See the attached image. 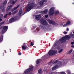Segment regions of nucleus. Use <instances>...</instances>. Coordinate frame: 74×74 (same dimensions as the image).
I'll use <instances>...</instances> for the list:
<instances>
[{"mask_svg":"<svg viewBox=\"0 0 74 74\" xmlns=\"http://www.w3.org/2000/svg\"><path fill=\"white\" fill-rule=\"evenodd\" d=\"M34 45V44H33V42H31V45L30 46H33V45Z\"/></svg>","mask_w":74,"mask_h":74,"instance_id":"obj_36","label":"nucleus"},{"mask_svg":"<svg viewBox=\"0 0 74 74\" xmlns=\"http://www.w3.org/2000/svg\"><path fill=\"white\" fill-rule=\"evenodd\" d=\"M64 34H67V32H64Z\"/></svg>","mask_w":74,"mask_h":74,"instance_id":"obj_39","label":"nucleus"},{"mask_svg":"<svg viewBox=\"0 0 74 74\" xmlns=\"http://www.w3.org/2000/svg\"><path fill=\"white\" fill-rule=\"evenodd\" d=\"M18 19H11L9 20V23H12V22H14L15 21H18Z\"/></svg>","mask_w":74,"mask_h":74,"instance_id":"obj_10","label":"nucleus"},{"mask_svg":"<svg viewBox=\"0 0 74 74\" xmlns=\"http://www.w3.org/2000/svg\"><path fill=\"white\" fill-rule=\"evenodd\" d=\"M42 1L44 2L45 3V2H46V1H47V0H43Z\"/></svg>","mask_w":74,"mask_h":74,"instance_id":"obj_37","label":"nucleus"},{"mask_svg":"<svg viewBox=\"0 0 74 74\" xmlns=\"http://www.w3.org/2000/svg\"><path fill=\"white\" fill-rule=\"evenodd\" d=\"M4 22H2L0 24V25H3V24H4Z\"/></svg>","mask_w":74,"mask_h":74,"instance_id":"obj_40","label":"nucleus"},{"mask_svg":"<svg viewBox=\"0 0 74 74\" xmlns=\"http://www.w3.org/2000/svg\"><path fill=\"white\" fill-rule=\"evenodd\" d=\"M57 51L56 50H50L48 52V53L49 56L53 55H55L57 53Z\"/></svg>","mask_w":74,"mask_h":74,"instance_id":"obj_4","label":"nucleus"},{"mask_svg":"<svg viewBox=\"0 0 74 74\" xmlns=\"http://www.w3.org/2000/svg\"><path fill=\"white\" fill-rule=\"evenodd\" d=\"M18 11V10H16L13 13V14H12V15H14V14H16V13Z\"/></svg>","mask_w":74,"mask_h":74,"instance_id":"obj_26","label":"nucleus"},{"mask_svg":"<svg viewBox=\"0 0 74 74\" xmlns=\"http://www.w3.org/2000/svg\"><path fill=\"white\" fill-rule=\"evenodd\" d=\"M25 43H24V44L25 45Z\"/></svg>","mask_w":74,"mask_h":74,"instance_id":"obj_55","label":"nucleus"},{"mask_svg":"<svg viewBox=\"0 0 74 74\" xmlns=\"http://www.w3.org/2000/svg\"><path fill=\"white\" fill-rule=\"evenodd\" d=\"M59 13V12L58 11H56L55 12H54V14L55 15H58Z\"/></svg>","mask_w":74,"mask_h":74,"instance_id":"obj_21","label":"nucleus"},{"mask_svg":"<svg viewBox=\"0 0 74 74\" xmlns=\"http://www.w3.org/2000/svg\"><path fill=\"white\" fill-rule=\"evenodd\" d=\"M18 1V0H16L15 1Z\"/></svg>","mask_w":74,"mask_h":74,"instance_id":"obj_52","label":"nucleus"},{"mask_svg":"<svg viewBox=\"0 0 74 74\" xmlns=\"http://www.w3.org/2000/svg\"><path fill=\"white\" fill-rule=\"evenodd\" d=\"M3 9L2 10V12H5V6L4 5H3Z\"/></svg>","mask_w":74,"mask_h":74,"instance_id":"obj_20","label":"nucleus"},{"mask_svg":"<svg viewBox=\"0 0 74 74\" xmlns=\"http://www.w3.org/2000/svg\"><path fill=\"white\" fill-rule=\"evenodd\" d=\"M37 30H39V29H37Z\"/></svg>","mask_w":74,"mask_h":74,"instance_id":"obj_53","label":"nucleus"},{"mask_svg":"<svg viewBox=\"0 0 74 74\" xmlns=\"http://www.w3.org/2000/svg\"><path fill=\"white\" fill-rule=\"evenodd\" d=\"M69 25H70V21H68L66 23V24L64 25H63V27H66Z\"/></svg>","mask_w":74,"mask_h":74,"instance_id":"obj_13","label":"nucleus"},{"mask_svg":"<svg viewBox=\"0 0 74 74\" xmlns=\"http://www.w3.org/2000/svg\"><path fill=\"white\" fill-rule=\"evenodd\" d=\"M45 18H48V15H45Z\"/></svg>","mask_w":74,"mask_h":74,"instance_id":"obj_38","label":"nucleus"},{"mask_svg":"<svg viewBox=\"0 0 74 74\" xmlns=\"http://www.w3.org/2000/svg\"><path fill=\"white\" fill-rule=\"evenodd\" d=\"M44 3V2L42 1H41L40 2L39 5L40 6H41V5H43Z\"/></svg>","mask_w":74,"mask_h":74,"instance_id":"obj_19","label":"nucleus"},{"mask_svg":"<svg viewBox=\"0 0 74 74\" xmlns=\"http://www.w3.org/2000/svg\"><path fill=\"white\" fill-rule=\"evenodd\" d=\"M16 10V8H15V7L14 8H13L11 10V12H14V11H15V10Z\"/></svg>","mask_w":74,"mask_h":74,"instance_id":"obj_25","label":"nucleus"},{"mask_svg":"<svg viewBox=\"0 0 74 74\" xmlns=\"http://www.w3.org/2000/svg\"><path fill=\"white\" fill-rule=\"evenodd\" d=\"M58 49H60V47H57Z\"/></svg>","mask_w":74,"mask_h":74,"instance_id":"obj_47","label":"nucleus"},{"mask_svg":"<svg viewBox=\"0 0 74 74\" xmlns=\"http://www.w3.org/2000/svg\"><path fill=\"white\" fill-rule=\"evenodd\" d=\"M64 18H65V19H67V18L65 16H64Z\"/></svg>","mask_w":74,"mask_h":74,"instance_id":"obj_43","label":"nucleus"},{"mask_svg":"<svg viewBox=\"0 0 74 74\" xmlns=\"http://www.w3.org/2000/svg\"><path fill=\"white\" fill-rule=\"evenodd\" d=\"M33 66H30L29 69L26 70L24 71L25 74H27L28 73L30 72L31 71H32V70H33Z\"/></svg>","mask_w":74,"mask_h":74,"instance_id":"obj_5","label":"nucleus"},{"mask_svg":"<svg viewBox=\"0 0 74 74\" xmlns=\"http://www.w3.org/2000/svg\"><path fill=\"white\" fill-rule=\"evenodd\" d=\"M21 55V53H18V55Z\"/></svg>","mask_w":74,"mask_h":74,"instance_id":"obj_48","label":"nucleus"},{"mask_svg":"<svg viewBox=\"0 0 74 74\" xmlns=\"http://www.w3.org/2000/svg\"><path fill=\"white\" fill-rule=\"evenodd\" d=\"M12 6V5H10L9 6H8L6 9V11H7V12H9V11L11 10Z\"/></svg>","mask_w":74,"mask_h":74,"instance_id":"obj_9","label":"nucleus"},{"mask_svg":"<svg viewBox=\"0 0 74 74\" xmlns=\"http://www.w3.org/2000/svg\"><path fill=\"white\" fill-rule=\"evenodd\" d=\"M55 63L56 64H57V65H56L52 68V70H56V69H57L58 67H61L62 66V62L59 61V60H56L54 63V64H55Z\"/></svg>","mask_w":74,"mask_h":74,"instance_id":"obj_1","label":"nucleus"},{"mask_svg":"<svg viewBox=\"0 0 74 74\" xmlns=\"http://www.w3.org/2000/svg\"><path fill=\"white\" fill-rule=\"evenodd\" d=\"M72 4H74V3H72Z\"/></svg>","mask_w":74,"mask_h":74,"instance_id":"obj_54","label":"nucleus"},{"mask_svg":"<svg viewBox=\"0 0 74 74\" xmlns=\"http://www.w3.org/2000/svg\"><path fill=\"white\" fill-rule=\"evenodd\" d=\"M73 44H74V42H71V44H72V45H73Z\"/></svg>","mask_w":74,"mask_h":74,"instance_id":"obj_45","label":"nucleus"},{"mask_svg":"<svg viewBox=\"0 0 74 74\" xmlns=\"http://www.w3.org/2000/svg\"><path fill=\"white\" fill-rule=\"evenodd\" d=\"M49 15H53L54 14V9L53 8H51L50 9V11L49 12Z\"/></svg>","mask_w":74,"mask_h":74,"instance_id":"obj_7","label":"nucleus"},{"mask_svg":"<svg viewBox=\"0 0 74 74\" xmlns=\"http://www.w3.org/2000/svg\"><path fill=\"white\" fill-rule=\"evenodd\" d=\"M71 38V37L69 35H66L65 36L62 37L60 39V40L61 42H64L66 40H70Z\"/></svg>","mask_w":74,"mask_h":74,"instance_id":"obj_3","label":"nucleus"},{"mask_svg":"<svg viewBox=\"0 0 74 74\" xmlns=\"http://www.w3.org/2000/svg\"><path fill=\"white\" fill-rule=\"evenodd\" d=\"M7 0H5L3 2V5H4V6H5V5H7Z\"/></svg>","mask_w":74,"mask_h":74,"instance_id":"obj_18","label":"nucleus"},{"mask_svg":"<svg viewBox=\"0 0 74 74\" xmlns=\"http://www.w3.org/2000/svg\"><path fill=\"white\" fill-rule=\"evenodd\" d=\"M15 3V1H12V0H10L8 3V4H14Z\"/></svg>","mask_w":74,"mask_h":74,"instance_id":"obj_11","label":"nucleus"},{"mask_svg":"<svg viewBox=\"0 0 74 74\" xmlns=\"http://www.w3.org/2000/svg\"><path fill=\"white\" fill-rule=\"evenodd\" d=\"M40 22L41 23L43 24L44 25H45V26H47L48 25V23L46 21L44 20V19H40Z\"/></svg>","mask_w":74,"mask_h":74,"instance_id":"obj_6","label":"nucleus"},{"mask_svg":"<svg viewBox=\"0 0 74 74\" xmlns=\"http://www.w3.org/2000/svg\"><path fill=\"white\" fill-rule=\"evenodd\" d=\"M2 21V19H0V22H1Z\"/></svg>","mask_w":74,"mask_h":74,"instance_id":"obj_49","label":"nucleus"},{"mask_svg":"<svg viewBox=\"0 0 74 74\" xmlns=\"http://www.w3.org/2000/svg\"><path fill=\"white\" fill-rule=\"evenodd\" d=\"M3 36L2 35L0 38V42H1L3 41Z\"/></svg>","mask_w":74,"mask_h":74,"instance_id":"obj_23","label":"nucleus"},{"mask_svg":"<svg viewBox=\"0 0 74 74\" xmlns=\"http://www.w3.org/2000/svg\"><path fill=\"white\" fill-rule=\"evenodd\" d=\"M3 17V14H1L0 15V19H2Z\"/></svg>","mask_w":74,"mask_h":74,"instance_id":"obj_27","label":"nucleus"},{"mask_svg":"<svg viewBox=\"0 0 74 74\" xmlns=\"http://www.w3.org/2000/svg\"><path fill=\"white\" fill-rule=\"evenodd\" d=\"M73 49H71V50H70L68 52V53L69 54L71 53V52H73Z\"/></svg>","mask_w":74,"mask_h":74,"instance_id":"obj_29","label":"nucleus"},{"mask_svg":"<svg viewBox=\"0 0 74 74\" xmlns=\"http://www.w3.org/2000/svg\"><path fill=\"white\" fill-rule=\"evenodd\" d=\"M11 14H12V13L11 12H10L9 13V15H11Z\"/></svg>","mask_w":74,"mask_h":74,"instance_id":"obj_42","label":"nucleus"},{"mask_svg":"<svg viewBox=\"0 0 74 74\" xmlns=\"http://www.w3.org/2000/svg\"><path fill=\"white\" fill-rule=\"evenodd\" d=\"M8 29V26H5L3 27V30H2V33H5L7 29Z\"/></svg>","mask_w":74,"mask_h":74,"instance_id":"obj_8","label":"nucleus"},{"mask_svg":"<svg viewBox=\"0 0 74 74\" xmlns=\"http://www.w3.org/2000/svg\"><path fill=\"white\" fill-rule=\"evenodd\" d=\"M48 21L49 23H50L51 24H53V21L50 20H49Z\"/></svg>","mask_w":74,"mask_h":74,"instance_id":"obj_24","label":"nucleus"},{"mask_svg":"<svg viewBox=\"0 0 74 74\" xmlns=\"http://www.w3.org/2000/svg\"><path fill=\"white\" fill-rule=\"evenodd\" d=\"M41 12L42 14H47V12H48V9H46L45 11Z\"/></svg>","mask_w":74,"mask_h":74,"instance_id":"obj_17","label":"nucleus"},{"mask_svg":"<svg viewBox=\"0 0 74 74\" xmlns=\"http://www.w3.org/2000/svg\"><path fill=\"white\" fill-rule=\"evenodd\" d=\"M8 15V14H6L4 16V18H7V16Z\"/></svg>","mask_w":74,"mask_h":74,"instance_id":"obj_31","label":"nucleus"},{"mask_svg":"<svg viewBox=\"0 0 74 74\" xmlns=\"http://www.w3.org/2000/svg\"><path fill=\"white\" fill-rule=\"evenodd\" d=\"M35 3H30L29 4L27 5V6L26 7V11L29 12L32 9H33V8L35 7Z\"/></svg>","mask_w":74,"mask_h":74,"instance_id":"obj_2","label":"nucleus"},{"mask_svg":"<svg viewBox=\"0 0 74 74\" xmlns=\"http://www.w3.org/2000/svg\"><path fill=\"white\" fill-rule=\"evenodd\" d=\"M35 19H40L41 18V16L36 15L35 16Z\"/></svg>","mask_w":74,"mask_h":74,"instance_id":"obj_15","label":"nucleus"},{"mask_svg":"<svg viewBox=\"0 0 74 74\" xmlns=\"http://www.w3.org/2000/svg\"><path fill=\"white\" fill-rule=\"evenodd\" d=\"M42 73V69H40L38 70V73H39V74H41Z\"/></svg>","mask_w":74,"mask_h":74,"instance_id":"obj_22","label":"nucleus"},{"mask_svg":"<svg viewBox=\"0 0 74 74\" xmlns=\"http://www.w3.org/2000/svg\"><path fill=\"white\" fill-rule=\"evenodd\" d=\"M72 48H74V45H72L71 46Z\"/></svg>","mask_w":74,"mask_h":74,"instance_id":"obj_46","label":"nucleus"},{"mask_svg":"<svg viewBox=\"0 0 74 74\" xmlns=\"http://www.w3.org/2000/svg\"><path fill=\"white\" fill-rule=\"evenodd\" d=\"M40 59H39L37 60L36 61V64H38L39 63H40Z\"/></svg>","mask_w":74,"mask_h":74,"instance_id":"obj_28","label":"nucleus"},{"mask_svg":"<svg viewBox=\"0 0 74 74\" xmlns=\"http://www.w3.org/2000/svg\"><path fill=\"white\" fill-rule=\"evenodd\" d=\"M61 74H65V73H64V72H62Z\"/></svg>","mask_w":74,"mask_h":74,"instance_id":"obj_44","label":"nucleus"},{"mask_svg":"<svg viewBox=\"0 0 74 74\" xmlns=\"http://www.w3.org/2000/svg\"><path fill=\"white\" fill-rule=\"evenodd\" d=\"M51 74H55V73H51Z\"/></svg>","mask_w":74,"mask_h":74,"instance_id":"obj_51","label":"nucleus"},{"mask_svg":"<svg viewBox=\"0 0 74 74\" xmlns=\"http://www.w3.org/2000/svg\"><path fill=\"white\" fill-rule=\"evenodd\" d=\"M73 42H74V41H73Z\"/></svg>","mask_w":74,"mask_h":74,"instance_id":"obj_56","label":"nucleus"},{"mask_svg":"<svg viewBox=\"0 0 74 74\" xmlns=\"http://www.w3.org/2000/svg\"><path fill=\"white\" fill-rule=\"evenodd\" d=\"M63 52V49H60L58 51V53H61V52Z\"/></svg>","mask_w":74,"mask_h":74,"instance_id":"obj_30","label":"nucleus"},{"mask_svg":"<svg viewBox=\"0 0 74 74\" xmlns=\"http://www.w3.org/2000/svg\"><path fill=\"white\" fill-rule=\"evenodd\" d=\"M73 33L74 34V32H73ZM71 36L72 37L74 38V34H72Z\"/></svg>","mask_w":74,"mask_h":74,"instance_id":"obj_35","label":"nucleus"},{"mask_svg":"<svg viewBox=\"0 0 74 74\" xmlns=\"http://www.w3.org/2000/svg\"><path fill=\"white\" fill-rule=\"evenodd\" d=\"M19 6H20V5H18L16 7H15V8L16 10V9H17V8H18Z\"/></svg>","mask_w":74,"mask_h":74,"instance_id":"obj_32","label":"nucleus"},{"mask_svg":"<svg viewBox=\"0 0 74 74\" xmlns=\"http://www.w3.org/2000/svg\"><path fill=\"white\" fill-rule=\"evenodd\" d=\"M27 48V47L26 45H23L22 46V49H24V50H25Z\"/></svg>","mask_w":74,"mask_h":74,"instance_id":"obj_16","label":"nucleus"},{"mask_svg":"<svg viewBox=\"0 0 74 74\" xmlns=\"http://www.w3.org/2000/svg\"><path fill=\"white\" fill-rule=\"evenodd\" d=\"M69 28H67L66 29V31L67 32H68V31H69Z\"/></svg>","mask_w":74,"mask_h":74,"instance_id":"obj_41","label":"nucleus"},{"mask_svg":"<svg viewBox=\"0 0 74 74\" xmlns=\"http://www.w3.org/2000/svg\"><path fill=\"white\" fill-rule=\"evenodd\" d=\"M16 16H14L13 17H12L11 19H16Z\"/></svg>","mask_w":74,"mask_h":74,"instance_id":"obj_33","label":"nucleus"},{"mask_svg":"<svg viewBox=\"0 0 74 74\" xmlns=\"http://www.w3.org/2000/svg\"><path fill=\"white\" fill-rule=\"evenodd\" d=\"M23 10L22 9H20L18 12L19 16H21L22 14Z\"/></svg>","mask_w":74,"mask_h":74,"instance_id":"obj_14","label":"nucleus"},{"mask_svg":"<svg viewBox=\"0 0 74 74\" xmlns=\"http://www.w3.org/2000/svg\"><path fill=\"white\" fill-rule=\"evenodd\" d=\"M59 44V43L58 42L55 43L52 47L53 49L54 48V47H56V46H58Z\"/></svg>","mask_w":74,"mask_h":74,"instance_id":"obj_12","label":"nucleus"},{"mask_svg":"<svg viewBox=\"0 0 74 74\" xmlns=\"http://www.w3.org/2000/svg\"><path fill=\"white\" fill-rule=\"evenodd\" d=\"M25 14H26V13L24 12V13L23 14H22V15H25Z\"/></svg>","mask_w":74,"mask_h":74,"instance_id":"obj_50","label":"nucleus"},{"mask_svg":"<svg viewBox=\"0 0 74 74\" xmlns=\"http://www.w3.org/2000/svg\"><path fill=\"white\" fill-rule=\"evenodd\" d=\"M3 8V6L2 5H0V10H2Z\"/></svg>","mask_w":74,"mask_h":74,"instance_id":"obj_34","label":"nucleus"}]
</instances>
